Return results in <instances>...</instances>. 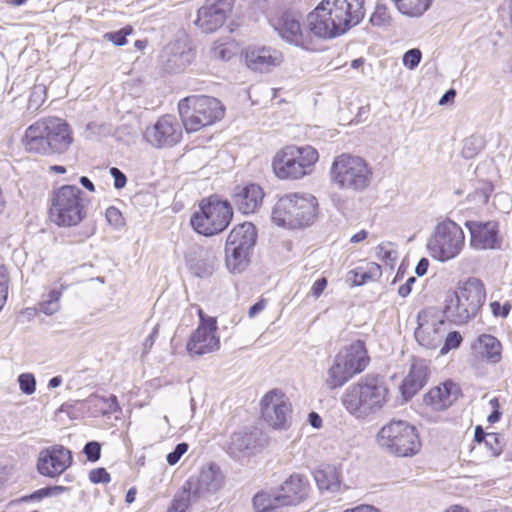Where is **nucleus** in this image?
<instances>
[{
  "instance_id": "obj_1",
  "label": "nucleus",
  "mask_w": 512,
  "mask_h": 512,
  "mask_svg": "<svg viewBox=\"0 0 512 512\" xmlns=\"http://www.w3.org/2000/svg\"><path fill=\"white\" fill-rule=\"evenodd\" d=\"M364 14V0H322L308 14L307 25L315 37L331 39L359 24Z\"/></svg>"
},
{
  "instance_id": "obj_2",
  "label": "nucleus",
  "mask_w": 512,
  "mask_h": 512,
  "mask_svg": "<svg viewBox=\"0 0 512 512\" xmlns=\"http://www.w3.org/2000/svg\"><path fill=\"white\" fill-rule=\"evenodd\" d=\"M21 142L27 152L49 156L66 152L73 138L64 120L48 117L28 126Z\"/></svg>"
},
{
  "instance_id": "obj_3",
  "label": "nucleus",
  "mask_w": 512,
  "mask_h": 512,
  "mask_svg": "<svg viewBox=\"0 0 512 512\" xmlns=\"http://www.w3.org/2000/svg\"><path fill=\"white\" fill-rule=\"evenodd\" d=\"M317 199L307 193H289L278 198L273 206L272 222L288 229L310 226L317 217Z\"/></svg>"
},
{
  "instance_id": "obj_4",
  "label": "nucleus",
  "mask_w": 512,
  "mask_h": 512,
  "mask_svg": "<svg viewBox=\"0 0 512 512\" xmlns=\"http://www.w3.org/2000/svg\"><path fill=\"white\" fill-rule=\"evenodd\" d=\"M485 299L486 290L482 281L469 278L455 291L447 293L442 312L449 321L464 324L478 314Z\"/></svg>"
},
{
  "instance_id": "obj_5",
  "label": "nucleus",
  "mask_w": 512,
  "mask_h": 512,
  "mask_svg": "<svg viewBox=\"0 0 512 512\" xmlns=\"http://www.w3.org/2000/svg\"><path fill=\"white\" fill-rule=\"evenodd\" d=\"M387 394V388L379 380H360L345 390L342 404L355 418L365 419L384 407L387 402Z\"/></svg>"
},
{
  "instance_id": "obj_6",
  "label": "nucleus",
  "mask_w": 512,
  "mask_h": 512,
  "mask_svg": "<svg viewBox=\"0 0 512 512\" xmlns=\"http://www.w3.org/2000/svg\"><path fill=\"white\" fill-rule=\"evenodd\" d=\"M88 200L75 185H63L50 198V219L62 227L78 225L87 214Z\"/></svg>"
},
{
  "instance_id": "obj_7",
  "label": "nucleus",
  "mask_w": 512,
  "mask_h": 512,
  "mask_svg": "<svg viewBox=\"0 0 512 512\" xmlns=\"http://www.w3.org/2000/svg\"><path fill=\"white\" fill-rule=\"evenodd\" d=\"M376 442L382 451L396 457H412L421 449L416 427L403 420L384 425L377 433Z\"/></svg>"
},
{
  "instance_id": "obj_8",
  "label": "nucleus",
  "mask_w": 512,
  "mask_h": 512,
  "mask_svg": "<svg viewBox=\"0 0 512 512\" xmlns=\"http://www.w3.org/2000/svg\"><path fill=\"white\" fill-rule=\"evenodd\" d=\"M178 110L188 133L212 125L224 116V107L221 102L205 95H192L180 100Z\"/></svg>"
},
{
  "instance_id": "obj_9",
  "label": "nucleus",
  "mask_w": 512,
  "mask_h": 512,
  "mask_svg": "<svg viewBox=\"0 0 512 512\" xmlns=\"http://www.w3.org/2000/svg\"><path fill=\"white\" fill-rule=\"evenodd\" d=\"M318 159V151L310 145H289L275 154L272 168L280 179H301L312 172Z\"/></svg>"
},
{
  "instance_id": "obj_10",
  "label": "nucleus",
  "mask_w": 512,
  "mask_h": 512,
  "mask_svg": "<svg viewBox=\"0 0 512 512\" xmlns=\"http://www.w3.org/2000/svg\"><path fill=\"white\" fill-rule=\"evenodd\" d=\"M365 343L357 340L341 349L327 371L325 383L328 388L342 387L354 375L361 373L369 363Z\"/></svg>"
},
{
  "instance_id": "obj_11",
  "label": "nucleus",
  "mask_w": 512,
  "mask_h": 512,
  "mask_svg": "<svg viewBox=\"0 0 512 512\" xmlns=\"http://www.w3.org/2000/svg\"><path fill=\"white\" fill-rule=\"evenodd\" d=\"M372 171L367 162L358 156L341 154L333 160L330 178L339 189L360 192L371 181Z\"/></svg>"
},
{
  "instance_id": "obj_12",
  "label": "nucleus",
  "mask_w": 512,
  "mask_h": 512,
  "mask_svg": "<svg viewBox=\"0 0 512 512\" xmlns=\"http://www.w3.org/2000/svg\"><path fill=\"white\" fill-rule=\"evenodd\" d=\"M465 244L462 228L450 219L439 222L429 236L426 248L430 256L440 262L456 258Z\"/></svg>"
},
{
  "instance_id": "obj_13",
  "label": "nucleus",
  "mask_w": 512,
  "mask_h": 512,
  "mask_svg": "<svg viewBox=\"0 0 512 512\" xmlns=\"http://www.w3.org/2000/svg\"><path fill=\"white\" fill-rule=\"evenodd\" d=\"M232 215L227 201L203 199L199 209L191 216L190 223L197 233L211 236L222 232L229 225Z\"/></svg>"
},
{
  "instance_id": "obj_14",
  "label": "nucleus",
  "mask_w": 512,
  "mask_h": 512,
  "mask_svg": "<svg viewBox=\"0 0 512 512\" xmlns=\"http://www.w3.org/2000/svg\"><path fill=\"white\" fill-rule=\"evenodd\" d=\"M445 315L434 307L421 310L417 316L414 336L419 345L427 349H436L446 333Z\"/></svg>"
},
{
  "instance_id": "obj_15",
  "label": "nucleus",
  "mask_w": 512,
  "mask_h": 512,
  "mask_svg": "<svg viewBox=\"0 0 512 512\" xmlns=\"http://www.w3.org/2000/svg\"><path fill=\"white\" fill-rule=\"evenodd\" d=\"M198 315L200 324L187 342V350L191 355L212 353L220 347L216 319L205 316L202 309H198Z\"/></svg>"
},
{
  "instance_id": "obj_16",
  "label": "nucleus",
  "mask_w": 512,
  "mask_h": 512,
  "mask_svg": "<svg viewBox=\"0 0 512 512\" xmlns=\"http://www.w3.org/2000/svg\"><path fill=\"white\" fill-rule=\"evenodd\" d=\"M301 16L293 11H283L270 18V24L278 35L287 43L308 48L311 43L310 36L300 23Z\"/></svg>"
},
{
  "instance_id": "obj_17",
  "label": "nucleus",
  "mask_w": 512,
  "mask_h": 512,
  "mask_svg": "<svg viewBox=\"0 0 512 512\" xmlns=\"http://www.w3.org/2000/svg\"><path fill=\"white\" fill-rule=\"evenodd\" d=\"M182 137V127L176 117L165 115L156 123L147 127L144 139L155 148L171 147L177 144Z\"/></svg>"
},
{
  "instance_id": "obj_18",
  "label": "nucleus",
  "mask_w": 512,
  "mask_h": 512,
  "mask_svg": "<svg viewBox=\"0 0 512 512\" xmlns=\"http://www.w3.org/2000/svg\"><path fill=\"white\" fill-rule=\"evenodd\" d=\"M264 420L274 428H284L291 418V404L286 395L277 389L266 393L261 400Z\"/></svg>"
},
{
  "instance_id": "obj_19",
  "label": "nucleus",
  "mask_w": 512,
  "mask_h": 512,
  "mask_svg": "<svg viewBox=\"0 0 512 512\" xmlns=\"http://www.w3.org/2000/svg\"><path fill=\"white\" fill-rule=\"evenodd\" d=\"M232 4L233 0H206L198 9L195 25L206 33L216 31L224 24Z\"/></svg>"
},
{
  "instance_id": "obj_20",
  "label": "nucleus",
  "mask_w": 512,
  "mask_h": 512,
  "mask_svg": "<svg viewBox=\"0 0 512 512\" xmlns=\"http://www.w3.org/2000/svg\"><path fill=\"white\" fill-rule=\"evenodd\" d=\"M71 451L61 445H54L39 453L37 469L43 476L55 478L72 464Z\"/></svg>"
},
{
  "instance_id": "obj_21",
  "label": "nucleus",
  "mask_w": 512,
  "mask_h": 512,
  "mask_svg": "<svg viewBox=\"0 0 512 512\" xmlns=\"http://www.w3.org/2000/svg\"><path fill=\"white\" fill-rule=\"evenodd\" d=\"M284 61L282 52L271 46H249L245 50L247 67L255 72L268 73Z\"/></svg>"
},
{
  "instance_id": "obj_22",
  "label": "nucleus",
  "mask_w": 512,
  "mask_h": 512,
  "mask_svg": "<svg viewBox=\"0 0 512 512\" xmlns=\"http://www.w3.org/2000/svg\"><path fill=\"white\" fill-rule=\"evenodd\" d=\"M470 246L476 250L497 249L501 246L499 225L495 221H467Z\"/></svg>"
},
{
  "instance_id": "obj_23",
  "label": "nucleus",
  "mask_w": 512,
  "mask_h": 512,
  "mask_svg": "<svg viewBox=\"0 0 512 512\" xmlns=\"http://www.w3.org/2000/svg\"><path fill=\"white\" fill-rule=\"evenodd\" d=\"M193 58V50L185 36L167 44L161 54V61L170 72L183 71Z\"/></svg>"
},
{
  "instance_id": "obj_24",
  "label": "nucleus",
  "mask_w": 512,
  "mask_h": 512,
  "mask_svg": "<svg viewBox=\"0 0 512 512\" xmlns=\"http://www.w3.org/2000/svg\"><path fill=\"white\" fill-rule=\"evenodd\" d=\"M223 476L215 466L203 468L195 481L186 484L192 491L193 500H200L216 493L222 486Z\"/></svg>"
},
{
  "instance_id": "obj_25",
  "label": "nucleus",
  "mask_w": 512,
  "mask_h": 512,
  "mask_svg": "<svg viewBox=\"0 0 512 512\" xmlns=\"http://www.w3.org/2000/svg\"><path fill=\"white\" fill-rule=\"evenodd\" d=\"M277 490L285 506L297 505L308 497L310 484L306 476L294 473Z\"/></svg>"
},
{
  "instance_id": "obj_26",
  "label": "nucleus",
  "mask_w": 512,
  "mask_h": 512,
  "mask_svg": "<svg viewBox=\"0 0 512 512\" xmlns=\"http://www.w3.org/2000/svg\"><path fill=\"white\" fill-rule=\"evenodd\" d=\"M460 388L452 381H446L436 386L424 396L425 405L434 411L445 410L450 407L459 397Z\"/></svg>"
},
{
  "instance_id": "obj_27",
  "label": "nucleus",
  "mask_w": 512,
  "mask_h": 512,
  "mask_svg": "<svg viewBox=\"0 0 512 512\" xmlns=\"http://www.w3.org/2000/svg\"><path fill=\"white\" fill-rule=\"evenodd\" d=\"M428 370L425 360H413L410 371L401 385V393L406 400L413 397L426 384Z\"/></svg>"
},
{
  "instance_id": "obj_28",
  "label": "nucleus",
  "mask_w": 512,
  "mask_h": 512,
  "mask_svg": "<svg viewBox=\"0 0 512 512\" xmlns=\"http://www.w3.org/2000/svg\"><path fill=\"white\" fill-rule=\"evenodd\" d=\"M264 192L259 185L250 184L233 196L234 205L243 214L254 213L262 204Z\"/></svg>"
},
{
  "instance_id": "obj_29",
  "label": "nucleus",
  "mask_w": 512,
  "mask_h": 512,
  "mask_svg": "<svg viewBox=\"0 0 512 512\" xmlns=\"http://www.w3.org/2000/svg\"><path fill=\"white\" fill-rule=\"evenodd\" d=\"M258 447V438L254 432H237L230 436L228 452L237 459L254 454Z\"/></svg>"
},
{
  "instance_id": "obj_30",
  "label": "nucleus",
  "mask_w": 512,
  "mask_h": 512,
  "mask_svg": "<svg viewBox=\"0 0 512 512\" xmlns=\"http://www.w3.org/2000/svg\"><path fill=\"white\" fill-rule=\"evenodd\" d=\"M257 231L250 222H244L235 226L227 237L226 242L240 248L251 250L256 242Z\"/></svg>"
},
{
  "instance_id": "obj_31",
  "label": "nucleus",
  "mask_w": 512,
  "mask_h": 512,
  "mask_svg": "<svg viewBox=\"0 0 512 512\" xmlns=\"http://www.w3.org/2000/svg\"><path fill=\"white\" fill-rule=\"evenodd\" d=\"M474 348L490 363L497 364L502 359V345L493 335L481 334L478 336Z\"/></svg>"
},
{
  "instance_id": "obj_32",
  "label": "nucleus",
  "mask_w": 512,
  "mask_h": 512,
  "mask_svg": "<svg viewBox=\"0 0 512 512\" xmlns=\"http://www.w3.org/2000/svg\"><path fill=\"white\" fill-rule=\"evenodd\" d=\"M382 275L381 266L375 262H362L348 273V280L355 286L364 285L379 279Z\"/></svg>"
},
{
  "instance_id": "obj_33",
  "label": "nucleus",
  "mask_w": 512,
  "mask_h": 512,
  "mask_svg": "<svg viewBox=\"0 0 512 512\" xmlns=\"http://www.w3.org/2000/svg\"><path fill=\"white\" fill-rule=\"evenodd\" d=\"M314 479L320 490L336 491L340 484V474L336 466L322 465L314 471Z\"/></svg>"
},
{
  "instance_id": "obj_34",
  "label": "nucleus",
  "mask_w": 512,
  "mask_h": 512,
  "mask_svg": "<svg viewBox=\"0 0 512 512\" xmlns=\"http://www.w3.org/2000/svg\"><path fill=\"white\" fill-rule=\"evenodd\" d=\"M250 250H243L233 244L226 242L225 246V262L228 270L232 273L242 272L248 265V257Z\"/></svg>"
},
{
  "instance_id": "obj_35",
  "label": "nucleus",
  "mask_w": 512,
  "mask_h": 512,
  "mask_svg": "<svg viewBox=\"0 0 512 512\" xmlns=\"http://www.w3.org/2000/svg\"><path fill=\"white\" fill-rule=\"evenodd\" d=\"M253 506L256 512H277L285 504L278 490L273 492H259L253 498Z\"/></svg>"
},
{
  "instance_id": "obj_36",
  "label": "nucleus",
  "mask_w": 512,
  "mask_h": 512,
  "mask_svg": "<svg viewBox=\"0 0 512 512\" xmlns=\"http://www.w3.org/2000/svg\"><path fill=\"white\" fill-rule=\"evenodd\" d=\"M396 8L404 15L419 17L431 6L433 0H392Z\"/></svg>"
},
{
  "instance_id": "obj_37",
  "label": "nucleus",
  "mask_w": 512,
  "mask_h": 512,
  "mask_svg": "<svg viewBox=\"0 0 512 512\" xmlns=\"http://www.w3.org/2000/svg\"><path fill=\"white\" fill-rule=\"evenodd\" d=\"M65 286L60 284L59 288H53L49 291L46 298H44L38 305V309L40 312L44 313L47 316L54 315L60 310V299L62 297V292L65 290Z\"/></svg>"
},
{
  "instance_id": "obj_38",
  "label": "nucleus",
  "mask_w": 512,
  "mask_h": 512,
  "mask_svg": "<svg viewBox=\"0 0 512 512\" xmlns=\"http://www.w3.org/2000/svg\"><path fill=\"white\" fill-rule=\"evenodd\" d=\"M195 254L199 255L204 261L203 269L195 264L196 273L200 277H206L212 274L215 268L216 257L212 250L200 246L193 248Z\"/></svg>"
},
{
  "instance_id": "obj_39",
  "label": "nucleus",
  "mask_w": 512,
  "mask_h": 512,
  "mask_svg": "<svg viewBox=\"0 0 512 512\" xmlns=\"http://www.w3.org/2000/svg\"><path fill=\"white\" fill-rule=\"evenodd\" d=\"M196 501L197 500H193L192 491L185 483L181 492L174 497L168 512H185L189 505Z\"/></svg>"
},
{
  "instance_id": "obj_40",
  "label": "nucleus",
  "mask_w": 512,
  "mask_h": 512,
  "mask_svg": "<svg viewBox=\"0 0 512 512\" xmlns=\"http://www.w3.org/2000/svg\"><path fill=\"white\" fill-rule=\"evenodd\" d=\"M376 256L379 260L392 268L397 260V250L390 242L381 243L376 248Z\"/></svg>"
},
{
  "instance_id": "obj_41",
  "label": "nucleus",
  "mask_w": 512,
  "mask_h": 512,
  "mask_svg": "<svg viewBox=\"0 0 512 512\" xmlns=\"http://www.w3.org/2000/svg\"><path fill=\"white\" fill-rule=\"evenodd\" d=\"M211 57L217 60H229L235 54L233 43L217 41L211 48Z\"/></svg>"
},
{
  "instance_id": "obj_42",
  "label": "nucleus",
  "mask_w": 512,
  "mask_h": 512,
  "mask_svg": "<svg viewBox=\"0 0 512 512\" xmlns=\"http://www.w3.org/2000/svg\"><path fill=\"white\" fill-rule=\"evenodd\" d=\"M493 190L494 186L491 182H481L475 191L469 195L470 201L479 206L485 205Z\"/></svg>"
},
{
  "instance_id": "obj_43",
  "label": "nucleus",
  "mask_w": 512,
  "mask_h": 512,
  "mask_svg": "<svg viewBox=\"0 0 512 512\" xmlns=\"http://www.w3.org/2000/svg\"><path fill=\"white\" fill-rule=\"evenodd\" d=\"M483 146V140L480 137H469L464 140L461 154L464 158L471 159L483 149Z\"/></svg>"
},
{
  "instance_id": "obj_44",
  "label": "nucleus",
  "mask_w": 512,
  "mask_h": 512,
  "mask_svg": "<svg viewBox=\"0 0 512 512\" xmlns=\"http://www.w3.org/2000/svg\"><path fill=\"white\" fill-rule=\"evenodd\" d=\"M370 22L373 26L387 27L391 23V16L386 6L377 4L374 12L370 17Z\"/></svg>"
},
{
  "instance_id": "obj_45",
  "label": "nucleus",
  "mask_w": 512,
  "mask_h": 512,
  "mask_svg": "<svg viewBox=\"0 0 512 512\" xmlns=\"http://www.w3.org/2000/svg\"><path fill=\"white\" fill-rule=\"evenodd\" d=\"M443 339L444 343L440 349V355H445L449 351L457 349L463 342V337L458 331H451L447 333L446 337H443Z\"/></svg>"
},
{
  "instance_id": "obj_46",
  "label": "nucleus",
  "mask_w": 512,
  "mask_h": 512,
  "mask_svg": "<svg viewBox=\"0 0 512 512\" xmlns=\"http://www.w3.org/2000/svg\"><path fill=\"white\" fill-rule=\"evenodd\" d=\"M483 445L490 451L492 456H498L502 452L500 437L495 433H488L483 436Z\"/></svg>"
},
{
  "instance_id": "obj_47",
  "label": "nucleus",
  "mask_w": 512,
  "mask_h": 512,
  "mask_svg": "<svg viewBox=\"0 0 512 512\" xmlns=\"http://www.w3.org/2000/svg\"><path fill=\"white\" fill-rule=\"evenodd\" d=\"M133 32L131 26H126L119 31L109 32L104 35V38L111 41L116 46H123L126 43V37Z\"/></svg>"
},
{
  "instance_id": "obj_48",
  "label": "nucleus",
  "mask_w": 512,
  "mask_h": 512,
  "mask_svg": "<svg viewBox=\"0 0 512 512\" xmlns=\"http://www.w3.org/2000/svg\"><path fill=\"white\" fill-rule=\"evenodd\" d=\"M20 390L26 394L31 395L36 390V379L31 373H23L18 377Z\"/></svg>"
},
{
  "instance_id": "obj_49",
  "label": "nucleus",
  "mask_w": 512,
  "mask_h": 512,
  "mask_svg": "<svg viewBox=\"0 0 512 512\" xmlns=\"http://www.w3.org/2000/svg\"><path fill=\"white\" fill-rule=\"evenodd\" d=\"M46 96V89L43 85H36L32 89L29 98V108L37 109L44 102Z\"/></svg>"
},
{
  "instance_id": "obj_50",
  "label": "nucleus",
  "mask_w": 512,
  "mask_h": 512,
  "mask_svg": "<svg viewBox=\"0 0 512 512\" xmlns=\"http://www.w3.org/2000/svg\"><path fill=\"white\" fill-rule=\"evenodd\" d=\"M421 51L419 49H410L403 56V64L409 69H414L421 61Z\"/></svg>"
},
{
  "instance_id": "obj_51",
  "label": "nucleus",
  "mask_w": 512,
  "mask_h": 512,
  "mask_svg": "<svg viewBox=\"0 0 512 512\" xmlns=\"http://www.w3.org/2000/svg\"><path fill=\"white\" fill-rule=\"evenodd\" d=\"M84 454L90 462H96L101 455V445L96 441H90L84 446Z\"/></svg>"
},
{
  "instance_id": "obj_52",
  "label": "nucleus",
  "mask_w": 512,
  "mask_h": 512,
  "mask_svg": "<svg viewBox=\"0 0 512 512\" xmlns=\"http://www.w3.org/2000/svg\"><path fill=\"white\" fill-rule=\"evenodd\" d=\"M493 204L501 212H508L511 208V198L507 193H497L493 198Z\"/></svg>"
},
{
  "instance_id": "obj_53",
  "label": "nucleus",
  "mask_w": 512,
  "mask_h": 512,
  "mask_svg": "<svg viewBox=\"0 0 512 512\" xmlns=\"http://www.w3.org/2000/svg\"><path fill=\"white\" fill-rule=\"evenodd\" d=\"M187 450H188L187 443L183 442V443L177 444L175 449L167 455L166 459H167L168 464L175 465L180 460V458L187 452Z\"/></svg>"
},
{
  "instance_id": "obj_54",
  "label": "nucleus",
  "mask_w": 512,
  "mask_h": 512,
  "mask_svg": "<svg viewBox=\"0 0 512 512\" xmlns=\"http://www.w3.org/2000/svg\"><path fill=\"white\" fill-rule=\"evenodd\" d=\"M89 479L95 484L108 483L111 480L109 473L104 468L91 470L89 473Z\"/></svg>"
},
{
  "instance_id": "obj_55",
  "label": "nucleus",
  "mask_w": 512,
  "mask_h": 512,
  "mask_svg": "<svg viewBox=\"0 0 512 512\" xmlns=\"http://www.w3.org/2000/svg\"><path fill=\"white\" fill-rule=\"evenodd\" d=\"M490 308L494 316L507 317L511 310V304L506 302L504 305H501L499 302L494 301L490 304Z\"/></svg>"
},
{
  "instance_id": "obj_56",
  "label": "nucleus",
  "mask_w": 512,
  "mask_h": 512,
  "mask_svg": "<svg viewBox=\"0 0 512 512\" xmlns=\"http://www.w3.org/2000/svg\"><path fill=\"white\" fill-rule=\"evenodd\" d=\"M110 174L114 179V187L116 189H122L125 187L127 183V178L125 174L118 168L112 167L110 169Z\"/></svg>"
},
{
  "instance_id": "obj_57",
  "label": "nucleus",
  "mask_w": 512,
  "mask_h": 512,
  "mask_svg": "<svg viewBox=\"0 0 512 512\" xmlns=\"http://www.w3.org/2000/svg\"><path fill=\"white\" fill-rule=\"evenodd\" d=\"M105 215L110 224L114 226H120L122 224V214L117 208L109 207Z\"/></svg>"
},
{
  "instance_id": "obj_58",
  "label": "nucleus",
  "mask_w": 512,
  "mask_h": 512,
  "mask_svg": "<svg viewBox=\"0 0 512 512\" xmlns=\"http://www.w3.org/2000/svg\"><path fill=\"white\" fill-rule=\"evenodd\" d=\"M158 334V328L155 326L152 330V332L146 337V339L143 342V354H147L151 348L153 347L155 343V339Z\"/></svg>"
},
{
  "instance_id": "obj_59",
  "label": "nucleus",
  "mask_w": 512,
  "mask_h": 512,
  "mask_svg": "<svg viewBox=\"0 0 512 512\" xmlns=\"http://www.w3.org/2000/svg\"><path fill=\"white\" fill-rule=\"evenodd\" d=\"M327 286V280L326 278H321L315 281V283L312 285L310 293L315 297L318 298L324 289Z\"/></svg>"
},
{
  "instance_id": "obj_60",
  "label": "nucleus",
  "mask_w": 512,
  "mask_h": 512,
  "mask_svg": "<svg viewBox=\"0 0 512 512\" xmlns=\"http://www.w3.org/2000/svg\"><path fill=\"white\" fill-rule=\"evenodd\" d=\"M267 306V300L266 299H260L258 302H256L254 305H252L248 311V316L250 318L256 317L260 312H262Z\"/></svg>"
},
{
  "instance_id": "obj_61",
  "label": "nucleus",
  "mask_w": 512,
  "mask_h": 512,
  "mask_svg": "<svg viewBox=\"0 0 512 512\" xmlns=\"http://www.w3.org/2000/svg\"><path fill=\"white\" fill-rule=\"evenodd\" d=\"M415 282H416L415 277L408 278L407 281L398 288V294L403 298L407 297L411 293L412 285Z\"/></svg>"
},
{
  "instance_id": "obj_62",
  "label": "nucleus",
  "mask_w": 512,
  "mask_h": 512,
  "mask_svg": "<svg viewBox=\"0 0 512 512\" xmlns=\"http://www.w3.org/2000/svg\"><path fill=\"white\" fill-rule=\"evenodd\" d=\"M343 512H381L378 508L372 505H358L351 509H346Z\"/></svg>"
},
{
  "instance_id": "obj_63",
  "label": "nucleus",
  "mask_w": 512,
  "mask_h": 512,
  "mask_svg": "<svg viewBox=\"0 0 512 512\" xmlns=\"http://www.w3.org/2000/svg\"><path fill=\"white\" fill-rule=\"evenodd\" d=\"M429 267V261L427 258H421L415 268V273L418 276H423L427 273Z\"/></svg>"
},
{
  "instance_id": "obj_64",
  "label": "nucleus",
  "mask_w": 512,
  "mask_h": 512,
  "mask_svg": "<svg viewBox=\"0 0 512 512\" xmlns=\"http://www.w3.org/2000/svg\"><path fill=\"white\" fill-rule=\"evenodd\" d=\"M308 422L313 428L316 429H319L322 426V418L316 412L309 413Z\"/></svg>"
}]
</instances>
